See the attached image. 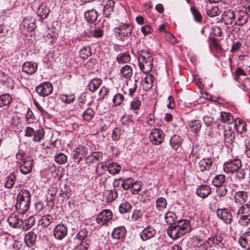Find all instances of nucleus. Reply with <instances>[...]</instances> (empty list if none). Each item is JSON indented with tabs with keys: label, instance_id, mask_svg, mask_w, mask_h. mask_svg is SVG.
<instances>
[{
	"label": "nucleus",
	"instance_id": "f257e3e1",
	"mask_svg": "<svg viewBox=\"0 0 250 250\" xmlns=\"http://www.w3.org/2000/svg\"><path fill=\"white\" fill-rule=\"evenodd\" d=\"M133 26L128 23L121 22L116 27L115 34L116 38L126 46L130 45L132 41Z\"/></svg>",
	"mask_w": 250,
	"mask_h": 250
},
{
	"label": "nucleus",
	"instance_id": "f03ea898",
	"mask_svg": "<svg viewBox=\"0 0 250 250\" xmlns=\"http://www.w3.org/2000/svg\"><path fill=\"white\" fill-rule=\"evenodd\" d=\"M138 64L140 70L145 74H148L153 67V57L149 52L140 51L138 55Z\"/></svg>",
	"mask_w": 250,
	"mask_h": 250
},
{
	"label": "nucleus",
	"instance_id": "7ed1b4c3",
	"mask_svg": "<svg viewBox=\"0 0 250 250\" xmlns=\"http://www.w3.org/2000/svg\"><path fill=\"white\" fill-rule=\"evenodd\" d=\"M231 210L237 215L239 222L243 226H247L250 223V204H245L242 206L233 205Z\"/></svg>",
	"mask_w": 250,
	"mask_h": 250
},
{
	"label": "nucleus",
	"instance_id": "20e7f679",
	"mask_svg": "<svg viewBox=\"0 0 250 250\" xmlns=\"http://www.w3.org/2000/svg\"><path fill=\"white\" fill-rule=\"evenodd\" d=\"M31 201V194L26 189H21L17 197L16 208L21 213H25L29 208Z\"/></svg>",
	"mask_w": 250,
	"mask_h": 250
},
{
	"label": "nucleus",
	"instance_id": "39448f33",
	"mask_svg": "<svg viewBox=\"0 0 250 250\" xmlns=\"http://www.w3.org/2000/svg\"><path fill=\"white\" fill-rule=\"evenodd\" d=\"M89 152V147L87 145H79L72 151V156L74 159H78V162L82 161L84 158L85 160Z\"/></svg>",
	"mask_w": 250,
	"mask_h": 250
},
{
	"label": "nucleus",
	"instance_id": "423d86ee",
	"mask_svg": "<svg viewBox=\"0 0 250 250\" xmlns=\"http://www.w3.org/2000/svg\"><path fill=\"white\" fill-rule=\"evenodd\" d=\"M242 166L241 161L239 159L229 160L226 162L223 165V168L226 173H233L238 170Z\"/></svg>",
	"mask_w": 250,
	"mask_h": 250
},
{
	"label": "nucleus",
	"instance_id": "0eeeda50",
	"mask_svg": "<svg viewBox=\"0 0 250 250\" xmlns=\"http://www.w3.org/2000/svg\"><path fill=\"white\" fill-rule=\"evenodd\" d=\"M164 133L162 130L155 128L152 130L149 138L152 143L158 145L164 141Z\"/></svg>",
	"mask_w": 250,
	"mask_h": 250
},
{
	"label": "nucleus",
	"instance_id": "6e6552de",
	"mask_svg": "<svg viewBox=\"0 0 250 250\" xmlns=\"http://www.w3.org/2000/svg\"><path fill=\"white\" fill-rule=\"evenodd\" d=\"M53 90L52 84L49 82L41 83L36 87V91L41 96L45 97L52 93Z\"/></svg>",
	"mask_w": 250,
	"mask_h": 250
},
{
	"label": "nucleus",
	"instance_id": "1a4fd4ad",
	"mask_svg": "<svg viewBox=\"0 0 250 250\" xmlns=\"http://www.w3.org/2000/svg\"><path fill=\"white\" fill-rule=\"evenodd\" d=\"M112 212L109 209H104L97 215L96 222L101 225L106 224L112 218Z\"/></svg>",
	"mask_w": 250,
	"mask_h": 250
},
{
	"label": "nucleus",
	"instance_id": "9d476101",
	"mask_svg": "<svg viewBox=\"0 0 250 250\" xmlns=\"http://www.w3.org/2000/svg\"><path fill=\"white\" fill-rule=\"evenodd\" d=\"M235 11L225 9L222 14L221 20L225 25H234Z\"/></svg>",
	"mask_w": 250,
	"mask_h": 250
},
{
	"label": "nucleus",
	"instance_id": "9b49d317",
	"mask_svg": "<svg viewBox=\"0 0 250 250\" xmlns=\"http://www.w3.org/2000/svg\"><path fill=\"white\" fill-rule=\"evenodd\" d=\"M235 18L234 25L242 26L247 22L249 17L244 10L240 9L235 10Z\"/></svg>",
	"mask_w": 250,
	"mask_h": 250
},
{
	"label": "nucleus",
	"instance_id": "f8f14e48",
	"mask_svg": "<svg viewBox=\"0 0 250 250\" xmlns=\"http://www.w3.org/2000/svg\"><path fill=\"white\" fill-rule=\"evenodd\" d=\"M213 161L211 158H207L201 159L199 161L196 168L197 171L204 172L209 171L212 166Z\"/></svg>",
	"mask_w": 250,
	"mask_h": 250
},
{
	"label": "nucleus",
	"instance_id": "ddd939ff",
	"mask_svg": "<svg viewBox=\"0 0 250 250\" xmlns=\"http://www.w3.org/2000/svg\"><path fill=\"white\" fill-rule=\"evenodd\" d=\"M32 167L33 159L29 156H26L20 166L21 172L23 174H28L31 172Z\"/></svg>",
	"mask_w": 250,
	"mask_h": 250
},
{
	"label": "nucleus",
	"instance_id": "4468645a",
	"mask_svg": "<svg viewBox=\"0 0 250 250\" xmlns=\"http://www.w3.org/2000/svg\"><path fill=\"white\" fill-rule=\"evenodd\" d=\"M67 234V228L64 225H57L54 229L53 235L55 238L62 240Z\"/></svg>",
	"mask_w": 250,
	"mask_h": 250
},
{
	"label": "nucleus",
	"instance_id": "2eb2a0df",
	"mask_svg": "<svg viewBox=\"0 0 250 250\" xmlns=\"http://www.w3.org/2000/svg\"><path fill=\"white\" fill-rule=\"evenodd\" d=\"M7 221L10 227L16 229H21L23 225V220L19 215L14 213L11 214L8 218Z\"/></svg>",
	"mask_w": 250,
	"mask_h": 250
},
{
	"label": "nucleus",
	"instance_id": "dca6fc26",
	"mask_svg": "<svg viewBox=\"0 0 250 250\" xmlns=\"http://www.w3.org/2000/svg\"><path fill=\"white\" fill-rule=\"evenodd\" d=\"M217 216L226 224H230L232 221V216L231 212L226 208L218 209Z\"/></svg>",
	"mask_w": 250,
	"mask_h": 250
},
{
	"label": "nucleus",
	"instance_id": "f3484780",
	"mask_svg": "<svg viewBox=\"0 0 250 250\" xmlns=\"http://www.w3.org/2000/svg\"><path fill=\"white\" fill-rule=\"evenodd\" d=\"M156 233L155 229L151 226H148L141 232L140 235L143 241H146L153 237Z\"/></svg>",
	"mask_w": 250,
	"mask_h": 250
},
{
	"label": "nucleus",
	"instance_id": "a211bd4d",
	"mask_svg": "<svg viewBox=\"0 0 250 250\" xmlns=\"http://www.w3.org/2000/svg\"><path fill=\"white\" fill-rule=\"evenodd\" d=\"M167 233L168 236L172 239H176L184 235L177 225H169L167 229Z\"/></svg>",
	"mask_w": 250,
	"mask_h": 250
},
{
	"label": "nucleus",
	"instance_id": "6ab92c4d",
	"mask_svg": "<svg viewBox=\"0 0 250 250\" xmlns=\"http://www.w3.org/2000/svg\"><path fill=\"white\" fill-rule=\"evenodd\" d=\"M234 198L235 203L238 204L239 206H242L245 204L248 201V195L244 191H239L235 192Z\"/></svg>",
	"mask_w": 250,
	"mask_h": 250
},
{
	"label": "nucleus",
	"instance_id": "aec40b11",
	"mask_svg": "<svg viewBox=\"0 0 250 250\" xmlns=\"http://www.w3.org/2000/svg\"><path fill=\"white\" fill-rule=\"evenodd\" d=\"M22 24L25 29L31 31L36 27V20L32 17L28 16L23 19Z\"/></svg>",
	"mask_w": 250,
	"mask_h": 250
},
{
	"label": "nucleus",
	"instance_id": "412c9836",
	"mask_svg": "<svg viewBox=\"0 0 250 250\" xmlns=\"http://www.w3.org/2000/svg\"><path fill=\"white\" fill-rule=\"evenodd\" d=\"M211 192V188L206 185H202L198 187L196 189V194L202 198H205Z\"/></svg>",
	"mask_w": 250,
	"mask_h": 250
},
{
	"label": "nucleus",
	"instance_id": "4be33fe9",
	"mask_svg": "<svg viewBox=\"0 0 250 250\" xmlns=\"http://www.w3.org/2000/svg\"><path fill=\"white\" fill-rule=\"evenodd\" d=\"M37 67L38 65L36 63L32 62H26L23 64L22 70L28 74L31 75L36 72Z\"/></svg>",
	"mask_w": 250,
	"mask_h": 250
},
{
	"label": "nucleus",
	"instance_id": "5701e85b",
	"mask_svg": "<svg viewBox=\"0 0 250 250\" xmlns=\"http://www.w3.org/2000/svg\"><path fill=\"white\" fill-rule=\"evenodd\" d=\"M50 12V10L47 5L42 3L37 11V14L41 20H44L47 18Z\"/></svg>",
	"mask_w": 250,
	"mask_h": 250
},
{
	"label": "nucleus",
	"instance_id": "b1692460",
	"mask_svg": "<svg viewBox=\"0 0 250 250\" xmlns=\"http://www.w3.org/2000/svg\"><path fill=\"white\" fill-rule=\"evenodd\" d=\"M239 243L242 247L250 250V231L243 233L239 238Z\"/></svg>",
	"mask_w": 250,
	"mask_h": 250
},
{
	"label": "nucleus",
	"instance_id": "393cba45",
	"mask_svg": "<svg viewBox=\"0 0 250 250\" xmlns=\"http://www.w3.org/2000/svg\"><path fill=\"white\" fill-rule=\"evenodd\" d=\"M224 141L226 144L231 145L235 138V132L234 130L229 127L225 128L224 132Z\"/></svg>",
	"mask_w": 250,
	"mask_h": 250
},
{
	"label": "nucleus",
	"instance_id": "a878e982",
	"mask_svg": "<svg viewBox=\"0 0 250 250\" xmlns=\"http://www.w3.org/2000/svg\"><path fill=\"white\" fill-rule=\"evenodd\" d=\"M103 158V153L100 152H93L87 155L85 158L86 164H90L98 161H101Z\"/></svg>",
	"mask_w": 250,
	"mask_h": 250
},
{
	"label": "nucleus",
	"instance_id": "bb28decb",
	"mask_svg": "<svg viewBox=\"0 0 250 250\" xmlns=\"http://www.w3.org/2000/svg\"><path fill=\"white\" fill-rule=\"evenodd\" d=\"M177 226L184 235L191 230L190 222L187 220H180L178 221Z\"/></svg>",
	"mask_w": 250,
	"mask_h": 250
},
{
	"label": "nucleus",
	"instance_id": "cd10ccee",
	"mask_svg": "<svg viewBox=\"0 0 250 250\" xmlns=\"http://www.w3.org/2000/svg\"><path fill=\"white\" fill-rule=\"evenodd\" d=\"M56 220V217L55 215L46 214L42 216L40 221V225L42 227L44 228L49 226Z\"/></svg>",
	"mask_w": 250,
	"mask_h": 250
},
{
	"label": "nucleus",
	"instance_id": "c85d7f7f",
	"mask_svg": "<svg viewBox=\"0 0 250 250\" xmlns=\"http://www.w3.org/2000/svg\"><path fill=\"white\" fill-rule=\"evenodd\" d=\"M36 239V234L33 231H30L26 234L24 238V241L27 246L31 248L35 244Z\"/></svg>",
	"mask_w": 250,
	"mask_h": 250
},
{
	"label": "nucleus",
	"instance_id": "c756f323",
	"mask_svg": "<svg viewBox=\"0 0 250 250\" xmlns=\"http://www.w3.org/2000/svg\"><path fill=\"white\" fill-rule=\"evenodd\" d=\"M126 232V229L124 227H118L113 229L112 236L114 239H119L124 238Z\"/></svg>",
	"mask_w": 250,
	"mask_h": 250
},
{
	"label": "nucleus",
	"instance_id": "7c9ffc66",
	"mask_svg": "<svg viewBox=\"0 0 250 250\" xmlns=\"http://www.w3.org/2000/svg\"><path fill=\"white\" fill-rule=\"evenodd\" d=\"M115 2L113 0H109L104 7L103 13L105 17H108L114 11Z\"/></svg>",
	"mask_w": 250,
	"mask_h": 250
},
{
	"label": "nucleus",
	"instance_id": "2f4dec72",
	"mask_svg": "<svg viewBox=\"0 0 250 250\" xmlns=\"http://www.w3.org/2000/svg\"><path fill=\"white\" fill-rule=\"evenodd\" d=\"M154 77L152 74H148L144 78L143 82V89L146 91L149 90L153 86Z\"/></svg>",
	"mask_w": 250,
	"mask_h": 250
},
{
	"label": "nucleus",
	"instance_id": "473e14b6",
	"mask_svg": "<svg viewBox=\"0 0 250 250\" xmlns=\"http://www.w3.org/2000/svg\"><path fill=\"white\" fill-rule=\"evenodd\" d=\"M102 80L100 78H94L91 80L88 83L87 87L89 91L93 92L97 90L101 85Z\"/></svg>",
	"mask_w": 250,
	"mask_h": 250
},
{
	"label": "nucleus",
	"instance_id": "72a5a7b5",
	"mask_svg": "<svg viewBox=\"0 0 250 250\" xmlns=\"http://www.w3.org/2000/svg\"><path fill=\"white\" fill-rule=\"evenodd\" d=\"M98 16L97 12L94 9L88 10L84 13V18L88 22H94L97 20Z\"/></svg>",
	"mask_w": 250,
	"mask_h": 250
},
{
	"label": "nucleus",
	"instance_id": "f704fd0d",
	"mask_svg": "<svg viewBox=\"0 0 250 250\" xmlns=\"http://www.w3.org/2000/svg\"><path fill=\"white\" fill-rule=\"evenodd\" d=\"M95 112L91 107H87L83 112L82 117L84 121L89 122L94 117Z\"/></svg>",
	"mask_w": 250,
	"mask_h": 250
},
{
	"label": "nucleus",
	"instance_id": "c9c22d12",
	"mask_svg": "<svg viewBox=\"0 0 250 250\" xmlns=\"http://www.w3.org/2000/svg\"><path fill=\"white\" fill-rule=\"evenodd\" d=\"M107 169L109 173L115 175L120 172L121 167L118 164L112 162L107 166Z\"/></svg>",
	"mask_w": 250,
	"mask_h": 250
},
{
	"label": "nucleus",
	"instance_id": "e433bc0d",
	"mask_svg": "<svg viewBox=\"0 0 250 250\" xmlns=\"http://www.w3.org/2000/svg\"><path fill=\"white\" fill-rule=\"evenodd\" d=\"M182 144V139L177 135L172 136L170 140V144L172 147L177 150Z\"/></svg>",
	"mask_w": 250,
	"mask_h": 250
},
{
	"label": "nucleus",
	"instance_id": "4c0bfd02",
	"mask_svg": "<svg viewBox=\"0 0 250 250\" xmlns=\"http://www.w3.org/2000/svg\"><path fill=\"white\" fill-rule=\"evenodd\" d=\"M226 181V177L223 174L216 175L212 180V184L216 187L223 186Z\"/></svg>",
	"mask_w": 250,
	"mask_h": 250
},
{
	"label": "nucleus",
	"instance_id": "58836bf2",
	"mask_svg": "<svg viewBox=\"0 0 250 250\" xmlns=\"http://www.w3.org/2000/svg\"><path fill=\"white\" fill-rule=\"evenodd\" d=\"M12 100L11 95L9 94H2L0 96V106L9 105Z\"/></svg>",
	"mask_w": 250,
	"mask_h": 250
},
{
	"label": "nucleus",
	"instance_id": "ea45409f",
	"mask_svg": "<svg viewBox=\"0 0 250 250\" xmlns=\"http://www.w3.org/2000/svg\"><path fill=\"white\" fill-rule=\"evenodd\" d=\"M221 120L227 124H230L233 123L234 119L232 115L228 112L222 111L221 112Z\"/></svg>",
	"mask_w": 250,
	"mask_h": 250
},
{
	"label": "nucleus",
	"instance_id": "a19ab883",
	"mask_svg": "<svg viewBox=\"0 0 250 250\" xmlns=\"http://www.w3.org/2000/svg\"><path fill=\"white\" fill-rule=\"evenodd\" d=\"M35 219L33 216H30L28 219L23 221V225L21 229L23 230H27L30 229L35 224Z\"/></svg>",
	"mask_w": 250,
	"mask_h": 250
},
{
	"label": "nucleus",
	"instance_id": "79ce46f5",
	"mask_svg": "<svg viewBox=\"0 0 250 250\" xmlns=\"http://www.w3.org/2000/svg\"><path fill=\"white\" fill-rule=\"evenodd\" d=\"M120 73L122 76L126 79L129 78L132 75V69L129 65H125L121 69Z\"/></svg>",
	"mask_w": 250,
	"mask_h": 250
},
{
	"label": "nucleus",
	"instance_id": "37998d69",
	"mask_svg": "<svg viewBox=\"0 0 250 250\" xmlns=\"http://www.w3.org/2000/svg\"><path fill=\"white\" fill-rule=\"evenodd\" d=\"M156 208L159 211H163L167 206V201L164 197H159L156 200Z\"/></svg>",
	"mask_w": 250,
	"mask_h": 250
},
{
	"label": "nucleus",
	"instance_id": "c03bdc74",
	"mask_svg": "<svg viewBox=\"0 0 250 250\" xmlns=\"http://www.w3.org/2000/svg\"><path fill=\"white\" fill-rule=\"evenodd\" d=\"M105 196H106V202H110L118 197L117 192L115 190H107L104 192Z\"/></svg>",
	"mask_w": 250,
	"mask_h": 250
},
{
	"label": "nucleus",
	"instance_id": "a18cd8bd",
	"mask_svg": "<svg viewBox=\"0 0 250 250\" xmlns=\"http://www.w3.org/2000/svg\"><path fill=\"white\" fill-rule=\"evenodd\" d=\"M131 60L130 55L128 53H122L119 54L116 60L119 63H125L130 62Z\"/></svg>",
	"mask_w": 250,
	"mask_h": 250
},
{
	"label": "nucleus",
	"instance_id": "49530a36",
	"mask_svg": "<svg viewBox=\"0 0 250 250\" xmlns=\"http://www.w3.org/2000/svg\"><path fill=\"white\" fill-rule=\"evenodd\" d=\"M16 179V174L14 173H12L9 176L6 177L5 187L7 188H12L15 183Z\"/></svg>",
	"mask_w": 250,
	"mask_h": 250
},
{
	"label": "nucleus",
	"instance_id": "de8ad7c7",
	"mask_svg": "<svg viewBox=\"0 0 250 250\" xmlns=\"http://www.w3.org/2000/svg\"><path fill=\"white\" fill-rule=\"evenodd\" d=\"M131 205L127 202H124L121 203L119 206V211L121 213H128L132 209Z\"/></svg>",
	"mask_w": 250,
	"mask_h": 250
},
{
	"label": "nucleus",
	"instance_id": "09e8293b",
	"mask_svg": "<svg viewBox=\"0 0 250 250\" xmlns=\"http://www.w3.org/2000/svg\"><path fill=\"white\" fill-rule=\"evenodd\" d=\"M45 132L42 128L35 131L33 135V141L35 142H39L44 136Z\"/></svg>",
	"mask_w": 250,
	"mask_h": 250
},
{
	"label": "nucleus",
	"instance_id": "8fccbe9b",
	"mask_svg": "<svg viewBox=\"0 0 250 250\" xmlns=\"http://www.w3.org/2000/svg\"><path fill=\"white\" fill-rule=\"evenodd\" d=\"M222 241V237L220 235H216L215 236L209 238L207 241V243L210 246L214 244L219 245L220 244H223Z\"/></svg>",
	"mask_w": 250,
	"mask_h": 250
},
{
	"label": "nucleus",
	"instance_id": "3c124183",
	"mask_svg": "<svg viewBox=\"0 0 250 250\" xmlns=\"http://www.w3.org/2000/svg\"><path fill=\"white\" fill-rule=\"evenodd\" d=\"M60 99L63 102L69 104L74 101L75 96L73 94H62L60 96Z\"/></svg>",
	"mask_w": 250,
	"mask_h": 250
},
{
	"label": "nucleus",
	"instance_id": "603ef678",
	"mask_svg": "<svg viewBox=\"0 0 250 250\" xmlns=\"http://www.w3.org/2000/svg\"><path fill=\"white\" fill-rule=\"evenodd\" d=\"M119 180H121V187L124 189L126 190L130 188H131L132 182H133V179L131 178L123 179L121 178H119Z\"/></svg>",
	"mask_w": 250,
	"mask_h": 250
},
{
	"label": "nucleus",
	"instance_id": "864d4df0",
	"mask_svg": "<svg viewBox=\"0 0 250 250\" xmlns=\"http://www.w3.org/2000/svg\"><path fill=\"white\" fill-rule=\"evenodd\" d=\"M90 33L94 38H100L103 35V31L100 26L97 27L95 25L93 29H91Z\"/></svg>",
	"mask_w": 250,
	"mask_h": 250
},
{
	"label": "nucleus",
	"instance_id": "5fc2aeb1",
	"mask_svg": "<svg viewBox=\"0 0 250 250\" xmlns=\"http://www.w3.org/2000/svg\"><path fill=\"white\" fill-rule=\"evenodd\" d=\"M55 161L58 164H64L67 161V157L62 153H59L55 156Z\"/></svg>",
	"mask_w": 250,
	"mask_h": 250
},
{
	"label": "nucleus",
	"instance_id": "6e6d98bb",
	"mask_svg": "<svg viewBox=\"0 0 250 250\" xmlns=\"http://www.w3.org/2000/svg\"><path fill=\"white\" fill-rule=\"evenodd\" d=\"M165 218L167 224L172 225L176 218V216L174 212L168 211L165 214Z\"/></svg>",
	"mask_w": 250,
	"mask_h": 250
},
{
	"label": "nucleus",
	"instance_id": "4d7b16f0",
	"mask_svg": "<svg viewBox=\"0 0 250 250\" xmlns=\"http://www.w3.org/2000/svg\"><path fill=\"white\" fill-rule=\"evenodd\" d=\"M189 126L193 132H197L201 127V122L199 120H194L189 123Z\"/></svg>",
	"mask_w": 250,
	"mask_h": 250
},
{
	"label": "nucleus",
	"instance_id": "13d9d810",
	"mask_svg": "<svg viewBox=\"0 0 250 250\" xmlns=\"http://www.w3.org/2000/svg\"><path fill=\"white\" fill-rule=\"evenodd\" d=\"M190 11L193 16L194 20L198 22H202V17L200 12L195 7H191Z\"/></svg>",
	"mask_w": 250,
	"mask_h": 250
},
{
	"label": "nucleus",
	"instance_id": "bf43d9fd",
	"mask_svg": "<svg viewBox=\"0 0 250 250\" xmlns=\"http://www.w3.org/2000/svg\"><path fill=\"white\" fill-rule=\"evenodd\" d=\"M91 55V51L90 46L83 47L80 51V55L83 59H85Z\"/></svg>",
	"mask_w": 250,
	"mask_h": 250
},
{
	"label": "nucleus",
	"instance_id": "052dcab7",
	"mask_svg": "<svg viewBox=\"0 0 250 250\" xmlns=\"http://www.w3.org/2000/svg\"><path fill=\"white\" fill-rule=\"evenodd\" d=\"M124 100V96L120 93H117L113 98V103L115 106L120 105Z\"/></svg>",
	"mask_w": 250,
	"mask_h": 250
},
{
	"label": "nucleus",
	"instance_id": "680f3d73",
	"mask_svg": "<svg viewBox=\"0 0 250 250\" xmlns=\"http://www.w3.org/2000/svg\"><path fill=\"white\" fill-rule=\"evenodd\" d=\"M241 76H246V74L244 72V71L240 67L237 68L236 70L234 73V77L235 80L236 81L240 83L241 81H242V79L241 78Z\"/></svg>",
	"mask_w": 250,
	"mask_h": 250
},
{
	"label": "nucleus",
	"instance_id": "e2e57ef3",
	"mask_svg": "<svg viewBox=\"0 0 250 250\" xmlns=\"http://www.w3.org/2000/svg\"><path fill=\"white\" fill-rule=\"evenodd\" d=\"M228 192V189L225 186L217 187L216 189L217 196L219 197L225 196Z\"/></svg>",
	"mask_w": 250,
	"mask_h": 250
},
{
	"label": "nucleus",
	"instance_id": "0e129e2a",
	"mask_svg": "<svg viewBox=\"0 0 250 250\" xmlns=\"http://www.w3.org/2000/svg\"><path fill=\"white\" fill-rule=\"evenodd\" d=\"M234 178L237 181H241L242 179L245 178V174L243 169H240V168L234 172Z\"/></svg>",
	"mask_w": 250,
	"mask_h": 250
},
{
	"label": "nucleus",
	"instance_id": "69168bd1",
	"mask_svg": "<svg viewBox=\"0 0 250 250\" xmlns=\"http://www.w3.org/2000/svg\"><path fill=\"white\" fill-rule=\"evenodd\" d=\"M207 13L208 16L213 17L220 14V11L218 7L214 6L211 9L208 10Z\"/></svg>",
	"mask_w": 250,
	"mask_h": 250
},
{
	"label": "nucleus",
	"instance_id": "338daca9",
	"mask_svg": "<svg viewBox=\"0 0 250 250\" xmlns=\"http://www.w3.org/2000/svg\"><path fill=\"white\" fill-rule=\"evenodd\" d=\"M87 236V231L86 229H82L77 234L76 237L80 240L83 241Z\"/></svg>",
	"mask_w": 250,
	"mask_h": 250
},
{
	"label": "nucleus",
	"instance_id": "774afa93",
	"mask_svg": "<svg viewBox=\"0 0 250 250\" xmlns=\"http://www.w3.org/2000/svg\"><path fill=\"white\" fill-rule=\"evenodd\" d=\"M131 108L133 110H137L141 105V102L138 98H135L130 104Z\"/></svg>",
	"mask_w": 250,
	"mask_h": 250
}]
</instances>
